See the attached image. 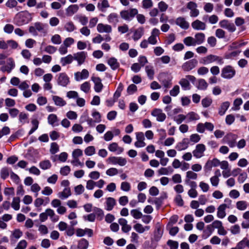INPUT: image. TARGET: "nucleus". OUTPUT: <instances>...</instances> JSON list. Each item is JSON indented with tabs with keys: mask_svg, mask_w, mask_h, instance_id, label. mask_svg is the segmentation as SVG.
Listing matches in <instances>:
<instances>
[{
	"mask_svg": "<svg viewBox=\"0 0 249 249\" xmlns=\"http://www.w3.org/2000/svg\"><path fill=\"white\" fill-rule=\"evenodd\" d=\"M32 19V16L28 11L21 12L16 15L14 22L18 26L27 24Z\"/></svg>",
	"mask_w": 249,
	"mask_h": 249,
	"instance_id": "f257e3e1",
	"label": "nucleus"
},
{
	"mask_svg": "<svg viewBox=\"0 0 249 249\" xmlns=\"http://www.w3.org/2000/svg\"><path fill=\"white\" fill-rule=\"evenodd\" d=\"M225 203L220 205L217 208V216L219 218H223L226 215V209H230L231 207V200L226 198L224 199Z\"/></svg>",
	"mask_w": 249,
	"mask_h": 249,
	"instance_id": "f03ea898",
	"label": "nucleus"
},
{
	"mask_svg": "<svg viewBox=\"0 0 249 249\" xmlns=\"http://www.w3.org/2000/svg\"><path fill=\"white\" fill-rule=\"evenodd\" d=\"M159 80L165 88L169 89L172 85L173 76L171 73L162 72L159 74Z\"/></svg>",
	"mask_w": 249,
	"mask_h": 249,
	"instance_id": "7ed1b4c3",
	"label": "nucleus"
},
{
	"mask_svg": "<svg viewBox=\"0 0 249 249\" xmlns=\"http://www.w3.org/2000/svg\"><path fill=\"white\" fill-rule=\"evenodd\" d=\"M235 73L236 71L233 67L228 65L222 69L221 76L224 79H230L235 76Z\"/></svg>",
	"mask_w": 249,
	"mask_h": 249,
	"instance_id": "20e7f679",
	"label": "nucleus"
},
{
	"mask_svg": "<svg viewBox=\"0 0 249 249\" xmlns=\"http://www.w3.org/2000/svg\"><path fill=\"white\" fill-rule=\"evenodd\" d=\"M138 13V11L136 8H131L129 10H123L120 12L121 17L127 21H131Z\"/></svg>",
	"mask_w": 249,
	"mask_h": 249,
	"instance_id": "39448f33",
	"label": "nucleus"
},
{
	"mask_svg": "<svg viewBox=\"0 0 249 249\" xmlns=\"http://www.w3.org/2000/svg\"><path fill=\"white\" fill-rule=\"evenodd\" d=\"M206 150V146L202 143H199L196 145L192 154L196 159H200L204 156V153Z\"/></svg>",
	"mask_w": 249,
	"mask_h": 249,
	"instance_id": "423d86ee",
	"label": "nucleus"
},
{
	"mask_svg": "<svg viewBox=\"0 0 249 249\" xmlns=\"http://www.w3.org/2000/svg\"><path fill=\"white\" fill-rule=\"evenodd\" d=\"M37 31L44 34L46 33L44 25L39 22H36L33 26H30L29 28V32L34 36H37Z\"/></svg>",
	"mask_w": 249,
	"mask_h": 249,
	"instance_id": "0eeeda50",
	"label": "nucleus"
},
{
	"mask_svg": "<svg viewBox=\"0 0 249 249\" xmlns=\"http://www.w3.org/2000/svg\"><path fill=\"white\" fill-rule=\"evenodd\" d=\"M202 63L207 65L213 62H216L217 64L222 65L224 62L223 59L217 55L210 54L204 57L202 59Z\"/></svg>",
	"mask_w": 249,
	"mask_h": 249,
	"instance_id": "6e6552de",
	"label": "nucleus"
},
{
	"mask_svg": "<svg viewBox=\"0 0 249 249\" xmlns=\"http://www.w3.org/2000/svg\"><path fill=\"white\" fill-rule=\"evenodd\" d=\"M107 161L113 165H119L121 166H124L127 160L126 159L122 157H110L107 159Z\"/></svg>",
	"mask_w": 249,
	"mask_h": 249,
	"instance_id": "1a4fd4ad",
	"label": "nucleus"
},
{
	"mask_svg": "<svg viewBox=\"0 0 249 249\" xmlns=\"http://www.w3.org/2000/svg\"><path fill=\"white\" fill-rule=\"evenodd\" d=\"M57 83L58 85L66 87L70 83V78L66 73L64 72L60 73L58 75Z\"/></svg>",
	"mask_w": 249,
	"mask_h": 249,
	"instance_id": "9d476101",
	"label": "nucleus"
},
{
	"mask_svg": "<svg viewBox=\"0 0 249 249\" xmlns=\"http://www.w3.org/2000/svg\"><path fill=\"white\" fill-rule=\"evenodd\" d=\"M151 115L156 118L158 122H162L165 121L166 118V114L160 108L154 109L151 113Z\"/></svg>",
	"mask_w": 249,
	"mask_h": 249,
	"instance_id": "9b49d317",
	"label": "nucleus"
},
{
	"mask_svg": "<svg viewBox=\"0 0 249 249\" xmlns=\"http://www.w3.org/2000/svg\"><path fill=\"white\" fill-rule=\"evenodd\" d=\"M136 138L137 141L134 143L135 147L141 148L143 147L146 145V143L144 141L145 138L143 132H139L136 133Z\"/></svg>",
	"mask_w": 249,
	"mask_h": 249,
	"instance_id": "f8f14e48",
	"label": "nucleus"
},
{
	"mask_svg": "<svg viewBox=\"0 0 249 249\" xmlns=\"http://www.w3.org/2000/svg\"><path fill=\"white\" fill-rule=\"evenodd\" d=\"M187 8L190 10L191 17H196L199 14V11L197 9V4L193 1H190L187 3Z\"/></svg>",
	"mask_w": 249,
	"mask_h": 249,
	"instance_id": "ddd939ff",
	"label": "nucleus"
},
{
	"mask_svg": "<svg viewBox=\"0 0 249 249\" xmlns=\"http://www.w3.org/2000/svg\"><path fill=\"white\" fill-rule=\"evenodd\" d=\"M160 33V30L158 29L154 28L151 32V36L147 39L149 43L152 45L156 44L158 42L157 39L159 38Z\"/></svg>",
	"mask_w": 249,
	"mask_h": 249,
	"instance_id": "4468645a",
	"label": "nucleus"
},
{
	"mask_svg": "<svg viewBox=\"0 0 249 249\" xmlns=\"http://www.w3.org/2000/svg\"><path fill=\"white\" fill-rule=\"evenodd\" d=\"M219 24L221 28H225L229 32H233L236 30V27L234 24L229 22L228 20H222L219 22Z\"/></svg>",
	"mask_w": 249,
	"mask_h": 249,
	"instance_id": "2eb2a0df",
	"label": "nucleus"
},
{
	"mask_svg": "<svg viewBox=\"0 0 249 249\" xmlns=\"http://www.w3.org/2000/svg\"><path fill=\"white\" fill-rule=\"evenodd\" d=\"M87 56V52L84 51L79 52L73 54V60H75L77 61L78 65H81L85 62Z\"/></svg>",
	"mask_w": 249,
	"mask_h": 249,
	"instance_id": "dca6fc26",
	"label": "nucleus"
},
{
	"mask_svg": "<svg viewBox=\"0 0 249 249\" xmlns=\"http://www.w3.org/2000/svg\"><path fill=\"white\" fill-rule=\"evenodd\" d=\"M97 31L100 33L110 34L112 32V29L111 25L104 24L99 23L97 26Z\"/></svg>",
	"mask_w": 249,
	"mask_h": 249,
	"instance_id": "f3484780",
	"label": "nucleus"
},
{
	"mask_svg": "<svg viewBox=\"0 0 249 249\" xmlns=\"http://www.w3.org/2000/svg\"><path fill=\"white\" fill-rule=\"evenodd\" d=\"M189 146V140L188 138H183L180 142L176 145L175 148L178 151L186 150Z\"/></svg>",
	"mask_w": 249,
	"mask_h": 249,
	"instance_id": "a211bd4d",
	"label": "nucleus"
},
{
	"mask_svg": "<svg viewBox=\"0 0 249 249\" xmlns=\"http://www.w3.org/2000/svg\"><path fill=\"white\" fill-rule=\"evenodd\" d=\"M89 76V72L86 69H83L80 72L74 73V79L76 81H80L82 80L87 79Z\"/></svg>",
	"mask_w": 249,
	"mask_h": 249,
	"instance_id": "6ab92c4d",
	"label": "nucleus"
},
{
	"mask_svg": "<svg viewBox=\"0 0 249 249\" xmlns=\"http://www.w3.org/2000/svg\"><path fill=\"white\" fill-rule=\"evenodd\" d=\"M91 80L94 84V89L96 92H100L103 88V85L102 83V80L99 77H92Z\"/></svg>",
	"mask_w": 249,
	"mask_h": 249,
	"instance_id": "aec40b11",
	"label": "nucleus"
},
{
	"mask_svg": "<svg viewBox=\"0 0 249 249\" xmlns=\"http://www.w3.org/2000/svg\"><path fill=\"white\" fill-rule=\"evenodd\" d=\"M116 204V201L115 198L111 197H107L105 202V209L107 211H111Z\"/></svg>",
	"mask_w": 249,
	"mask_h": 249,
	"instance_id": "412c9836",
	"label": "nucleus"
},
{
	"mask_svg": "<svg viewBox=\"0 0 249 249\" xmlns=\"http://www.w3.org/2000/svg\"><path fill=\"white\" fill-rule=\"evenodd\" d=\"M197 64V61L195 59H193L184 63L182 66V69L184 71H189L194 69Z\"/></svg>",
	"mask_w": 249,
	"mask_h": 249,
	"instance_id": "4be33fe9",
	"label": "nucleus"
},
{
	"mask_svg": "<svg viewBox=\"0 0 249 249\" xmlns=\"http://www.w3.org/2000/svg\"><path fill=\"white\" fill-rule=\"evenodd\" d=\"M175 23L176 25L184 30L188 29L189 27V22L182 17L178 18L176 19Z\"/></svg>",
	"mask_w": 249,
	"mask_h": 249,
	"instance_id": "5701e85b",
	"label": "nucleus"
},
{
	"mask_svg": "<svg viewBox=\"0 0 249 249\" xmlns=\"http://www.w3.org/2000/svg\"><path fill=\"white\" fill-rule=\"evenodd\" d=\"M108 150L112 152H116L117 154H121L124 151V148L118 146L116 142H112L108 146Z\"/></svg>",
	"mask_w": 249,
	"mask_h": 249,
	"instance_id": "b1692460",
	"label": "nucleus"
},
{
	"mask_svg": "<svg viewBox=\"0 0 249 249\" xmlns=\"http://www.w3.org/2000/svg\"><path fill=\"white\" fill-rule=\"evenodd\" d=\"M192 27L195 30H204L206 29V24L204 22L196 19L192 23Z\"/></svg>",
	"mask_w": 249,
	"mask_h": 249,
	"instance_id": "393cba45",
	"label": "nucleus"
},
{
	"mask_svg": "<svg viewBox=\"0 0 249 249\" xmlns=\"http://www.w3.org/2000/svg\"><path fill=\"white\" fill-rule=\"evenodd\" d=\"M71 195V189L69 187H66L63 189L62 192L57 194V196L62 200H64L68 198Z\"/></svg>",
	"mask_w": 249,
	"mask_h": 249,
	"instance_id": "a878e982",
	"label": "nucleus"
},
{
	"mask_svg": "<svg viewBox=\"0 0 249 249\" xmlns=\"http://www.w3.org/2000/svg\"><path fill=\"white\" fill-rule=\"evenodd\" d=\"M78 10L79 6L78 5H71L66 9V14L68 17H71L75 14Z\"/></svg>",
	"mask_w": 249,
	"mask_h": 249,
	"instance_id": "bb28decb",
	"label": "nucleus"
},
{
	"mask_svg": "<svg viewBox=\"0 0 249 249\" xmlns=\"http://www.w3.org/2000/svg\"><path fill=\"white\" fill-rule=\"evenodd\" d=\"M134 229L139 233H142L145 231H148L150 229V226H143L140 223H137L133 226Z\"/></svg>",
	"mask_w": 249,
	"mask_h": 249,
	"instance_id": "cd10ccee",
	"label": "nucleus"
},
{
	"mask_svg": "<svg viewBox=\"0 0 249 249\" xmlns=\"http://www.w3.org/2000/svg\"><path fill=\"white\" fill-rule=\"evenodd\" d=\"M194 38L196 45H200L204 42L205 36L203 33H198L195 35Z\"/></svg>",
	"mask_w": 249,
	"mask_h": 249,
	"instance_id": "c85d7f7f",
	"label": "nucleus"
},
{
	"mask_svg": "<svg viewBox=\"0 0 249 249\" xmlns=\"http://www.w3.org/2000/svg\"><path fill=\"white\" fill-rule=\"evenodd\" d=\"M144 34V29L142 27L137 29L134 32L132 38L135 41L140 39Z\"/></svg>",
	"mask_w": 249,
	"mask_h": 249,
	"instance_id": "c756f323",
	"label": "nucleus"
},
{
	"mask_svg": "<svg viewBox=\"0 0 249 249\" xmlns=\"http://www.w3.org/2000/svg\"><path fill=\"white\" fill-rule=\"evenodd\" d=\"M52 99L56 106L63 107L66 105V102L62 98L58 96H53Z\"/></svg>",
	"mask_w": 249,
	"mask_h": 249,
	"instance_id": "7c9ffc66",
	"label": "nucleus"
},
{
	"mask_svg": "<svg viewBox=\"0 0 249 249\" xmlns=\"http://www.w3.org/2000/svg\"><path fill=\"white\" fill-rule=\"evenodd\" d=\"M8 60L9 62L8 63L7 65L1 67V71L3 72L7 71L10 73L12 70L14 69L15 65L13 59L9 58Z\"/></svg>",
	"mask_w": 249,
	"mask_h": 249,
	"instance_id": "2f4dec72",
	"label": "nucleus"
},
{
	"mask_svg": "<svg viewBox=\"0 0 249 249\" xmlns=\"http://www.w3.org/2000/svg\"><path fill=\"white\" fill-rule=\"evenodd\" d=\"M230 105V103L228 101L222 103L220 107L219 108L218 114L220 116L224 115L226 113V111L227 110V109H228V108L229 107Z\"/></svg>",
	"mask_w": 249,
	"mask_h": 249,
	"instance_id": "473e14b6",
	"label": "nucleus"
},
{
	"mask_svg": "<svg viewBox=\"0 0 249 249\" xmlns=\"http://www.w3.org/2000/svg\"><path fill=\"white\" fill-rule=\"evenodd\" d=\"M197 178V174L193 171H188L186 173V178L185 180V183H189L190 179H196Z\"/></svg>",
	"mask_w": 249,
	"mask_h": 249,
	"instance_id": "72a5a7b5",
	"label": "nucleus"
},
{
	"mask_svg": "<svg viewBox=\"0 0 249 249\" xmlns=\"http://www.w3.org/2000/svg\"><path fill=\"white\" fill-rule=\"evenodd\" d=\"M47 119L48 123L53 126H57L58 125L57 124L58 118L55 114H50L48 116Z\"/></svg>",
	"mask_w": 249,
	"mask_h": 249,
	"instance_id": "f704fd0d",
	"label": "nucleus"
},
{
	"mask_svg": "<svg viewBox=\"0 0 249 249\" xmlns=\"http://www.w3.org/2000/svg\"><path fill=\"white\" fill-rule=\"evenodd\" d=\"M11 172V170L10 168L6 167H2L0 171V178L5 180L9 177Z\"/></svg>",
	"mask_w": 249,
	"mask_h": 249,
	"instance_id": "c9c22d12",
	"label": "nucleus"
},
{
	"mask_svg": "<svg viewBox=\"0 0 249 249\" xmlns=\"http://www.w3.org/2000/svg\"><path fill=\"white\" fill-rule=\"evenodd\" d=\"M108 64L110 66L111 68L113 70H116L119 67L120 64L118 62L117 59L114 57H111L108 60Z\"/></svg>",
	"mask_w": 249,
	"mask_h": 249,
	"instance_id": "e433bc0d",
	"label": "nucleus"
},
{
	"mask_svg": "<svg viewBox=\"0 0 249 249\" xmlns=\"http://www.w3.org/2000/svg\"><path fill=\"white\" fill-rule=\"evenodd\" d=\"M109 7V4L107 0H102L97 4V8L102 12H105V9Z\"/></svg>",
	"mask_w": 249,
	"mask_h": 249,
	"instance_id": "4c0bfd02",
	"label": "nucleus"
},
{
	"mask_svg": "<svg viewBox=\"0 0 249 249\" xmlns=\"http://www.w3.org/2000/svg\"><path fill=\"white\" fill-rule=\"evenodd\" d=\"M64 29L68 32H72L76 28L73 22L71 21H69L67 22L64 26Z\"/></svg>",
	"mask_w": 249,
	"mask_h": 249,
	"instance_id": "58836bf2",
	"label": "nucleus"
},
{
	"mask_svg": "<svg viewBox=\"0 0 249 249\" xmlns=\"http://www.w3.org/2000/svg\"><path fill=\"white\" fill-rule=\"evenodd\" d=\"M107 19L109 23L116 24L119 21V16L117 14L112 13L108 16Z\"/></svg>",
	"mask_w": 249,
	"mask_h": 249,
	"instance_id": "ea45409f",
	"label": "nucleus"
},
{
	"mask_svg": "<svg viewBox=\"0 0 249 249\" xmlns=\"http://www.w3.org/2000/svg\"><path fill=\"white\" fill-rule=\"evenodd\" d=\"M186 116L187 118V122H190L199 119V115L197 113L193 111L188 113Z\"/></svg>",
	"mask_w": 249,
	"mask_h": 249,
	"instance_id": "a19ab883",
	"label": "nucleus"
},
{
	"mask_svg": "<svg viewBox=\"0 0 249 249\" xmlns=\"http://www.w3.org/2000/svg\"><path fill=\"white\" fill-rule=\"evenodd\" d=\"M182 89L184 90H189L191 89V86L188 79L182 78L179 82Z\"/></svg>",
	"mask_w": 249,
	"mask_h": 249,
	"instance_id": "79ce46f5",
	"label": "nucleus"
},
{
	"mask_svg": "<svg viewBox=\"0 0 249 249\" xmlns=\"http://www.w3.org/2000/svg\"><path fill=\"white\" fill-rule=\"evenodd\" d=\"M246 247L249 248V239L245 237L237 243V247L238 249H244Z\"/></svg>",
	"mask_w": 249,
	"mask_h": 249,
	"instance_id": "37998d69",
	"label": "nucleus"
},
{
	"mask_svg": "<svg viewBox=\"0 0 249 249\" xmlns=\"http://www.w3.org/2000/svg\"><path fill=\"white\" fill-rule=\"evenodd\" d=\"M73 60V55L69 54L65 57H62L60 59V62L62 66H65L67 64H71Z\"/></svg>",
	"mask_w": 249,
	"mask_h": 249,
	"instance_id": "c03bdc74",
	"label": "nucleus"
},
{
	"mask_svg": "<svg viewBox=\"0 0 249 249\" xmlns=\"http://www.w3.org/2000/svg\"><path fill=\"white\" fill-rule=\"evenodd\" d=\"M22 232L19 229H15L12 232L10 236L11 240L12 241L14 239H15L17 240L22 236Z\"/></svg>",
	"mask_w": 249,
	"mask_h": 249,
	"instance_id": "a18cd8bd",
	"label": "nucleus"
},
{
	"mask_svg": "<svg viewBox=\"0 0 249 249\" xmlns=\"http://www.w3.org/2000/svg\"><path fill=\"white\" fill-rule=\"evenodd\" d=\"M39 166L42 170H46L51 167L52 164L49 160H44L39 162Z\"/></svg>",
	"mask_w": 249,
	"mask_h": 249,
	"instance_id": "49530a36",
	"label": "nucleus"
},
{
	"mask_svg": "<svg viewBox=\"0 0 249 249\" xmlns=\"http://www.w3.org/2000/svg\"><path fill=\"white\" fill-rule=\"evenodd\" d=\"M183 42L187 46H195L196 45L194 38L192 36L185 37Z\"/></svg>",
	"mask_w": 249,
	"mask_h": 249,
	"instance_id": "de8ad7c7",
	"label": "nucleus"
},
{
	"mask_svg": "<svg viewBox=\"0 0 249 249\" xmlns=\"http://www.w3.org/2000/svg\"><path fill=\"white\" fill-rule=\"evenodd\" d=\"M74 18L84 26L88 23L89 20L88 17L81 15H76Z\"/></svg>",
	"mask_w": 249,
	"mask_h": 249,
	"instance_id": "09e8293b",
	"label": "nucleus"
},
{
	"mask_svg": "<svg viewBox=\"0 0 249 249\" xmlns=\"http://www.w3.org/2000/svg\"><path fill=\"white\" fill-rule=\"evenodd\" d=\"M173 172V170L171 167L167 168H161L158 170V173L160 175H168Z\"/></svg>",
	"mask_w": 249,
	"mask_h": 249,
	"instance_id": "8fccbe9b",
	"label": "nucleus"
},
{
	"mask_svg": "<svg viewBox=\"0 0 249 249\" xmlns=\"http://www.w3.org/2000/svg\"><path fill=\"white\" fill-rule=\"evenodd\" d=\"M91 85L88 81L85 82L80 85V89L85 93H89L90 90Z\"/></svg>",
	"mask_w": 249,
	"mask_h": 249,
	"instance_id": "3c124183",
	"label": "nucleus"
},
{
	"mask_svg": "<svg viewBox=\"0 0 249 249\" xmlns=\"http://www.w3.org/2000/svg\"><path fill=\"white\" fill-rule=\"evenodd\" d=\"M145 69L148 78L151 80L153 79L155 74L153 67L151 66L148 65L145 67Z\"/></svg>",
	"mask_w": 249,
	"mask_h": 249,
	"instance_id": "603ef678",
	"label": "nucleus"
},
{
	"mask_svg": "<svg viewBox=\"0 0 249 249\" xmlns=\"http://www.w3.org/2000/svg\"><path fill=\"white\" fill-rule=\"evenodd\" d=\"M247 206V202L244 200L237 201L236 203V208L240 211L245 210Z\"/></svg>",
	"mask_w": 249,
	"mask_h": 249,
	"instance_id": "864d4df0",
	"label": "nucleus"
},
{
	"mask_svg": "<svg viewBox=\"0 0 249 249\" xmlns=\"http://www.w3.org/2000/svg\"><path fill=\"white\" fill-rule=\"evenodd\" d=\"M48 211L49 216L50 217L52 221H53V222H55L59 220V216H58L55 213L53 210L51 209L49 210Z\"/></svg>",
	"mask_w": 249,
	"mask_h": 249,
	"instance_id": "5fc2aeb1",
	"label": "nucleus"
},
{
	"mask_svg": "<svg viewBox=\"0 0 249 249\" xmlns=\"http://www.w3.org/2000/svg\"><path fill=\"white\" fill-rule=\"evenodd\" d=\"M20 198L18 197H14L11 204L12 207L16 211L18 210L20 208Z\"/></svg>",
	"mask_w": 249,
	"mask_h": 249,
	"instance_id": "6e6d98bb",
	"label": "nucleus"
},
{
	"mask_svg": "<svg viewBox=\"0 0 249 249\" xmlns=\"http://www.w3.org/2000/svg\"><path fill=\"white\" fill-rule=\"evenodd\" d=\"M89 246L88 241L84 239H81L78 242V248L79 249H87Z\"/></svg>",
	"mask_w": 249,
	"mask_h": 249,
	"instance_id": "4d7b16f0",
	"label": "nucleus"
},
{
	"mask_svg": "<svg viewBox=\"0 0 249 249\" xmlns=\"http://www.w3.org/2000/svg\"><path fill=\"white\" fill-rule=\"evenodd\" d=\"M197 87L199 89L205 90L208 87V84L204 79H201L198 80Z\"/></svg>",
	"mask_w": 249,
	"mask_h": 249,
	"instance_id": "13d9d810",
	"label": "nucleus"
},
{
	"mask_svg": "<svg viewBox=\"0 0 249 249\" xmlns=\"http://www.w3.org/2000/svg\"><path fill=\"white\" fill-rule=\"evenodd\" d=\"M130 214L136 219H140L142 216V213L138 209L131 210Z\"/></svg>",
	"mask_w": 249,
	"mask_h": 249,
	"instance_id": "bf43d9fd",
	"label": "nucleus"
},
{
	"mask_svg": "<svg viewBox=\"0 0 249 249\" xmlns=\"http://www.w3.org/2000/svg\"><path fill=\"white\" fill-rule=\"evenodd\" d=\"M200 139V137L198 134L196 133L193 134L190 136L189 142H191L193 144L199 142Z\"/></svg>",
	"mask_w": 249,
	"mask_h": 249,
	"instance_id": "052dcab7",
	"label": "nucleus"
},
{
	"mask_svg": "<svg viewBox=\"0 0 249 249\" xmlns=\"http://www.w3.org/2000/svg\"><path fill=\"white\" fill-rule=\"evenodd\" d=\"M91 116L93 118L95 123H99L101 121V116L99 112L95 110H93L92 111Z\"/></svg>",
	"mask_w": 249,
	"mask_h": 249,
	"instance_id": "680f3d73",
	"label": "nucleus"
},
{
	"mask_svg": "<svg viewBox=\"0 0 249 249\" xmlns=\"http://www.w3.org/2000/svg\"><path fill=\"white\" fill-rule=\"evenodd\" d=\"M84 152L87 156H92L95 153V148L93 146H89L85 149Z\"/></svg>",
	"mask_w": 249,
	"mask_h": 249,
	"instance_id": "e2e57ef3",
	"label": "nucleus"
},
{
	"mask_svg": "<svg viewBox=\"0 0 249 249\" xmlns=\"http://www.w3.org/2000/svg\"><path fill=\"white\" fill-rule=\"evenodd\" d=\"M243 103L241 98H237L233 102V107L232 109L233 110H238L240 109V106Z\"/></svg>",
	"mask_w": 249,
	"mask_h": 249,
	"instance_id": "0e129e2a",
	"label": "nucleus"
},
{
	"mask_svg": "<svg viewBox=\"0 0 249 249\" xmlns=\"http://www.w3.org/2000/svg\"><path fill=\"white\" fill-rule=\"evenodd\" d=\"M28 114L24 113L21 112L19 115V121L22 124H24L28 123Z\"/></svg>",
	"mask_w": 249,
	"mask_h": 249,
	"instance_id": "69168bd1",
	"label": "nucleus"
},
{
	"mask_svg": "<svg viewBox=\"0 0 249 249\" xmlns=\"http://www.w3.org/2000/svg\"><path fill=\"white\" fill-rule=\"evenodd\" d=\"M180 89L178 85H175L173 89L170 90V95L173 97L177 96L179 93Z\"/></svg>",
	"mask_w": 249,
	"mask_h": 249,
	"instance_id": "338daca9",
	"label": "nucleus"
},
{
	"mask_svg": "<svg viewBox=\"0 0 249 249\" xmlns=\"http://www.w3.org/2000/svg\"><path fill=\"white\" fill-rule=\"evenodd\" d=\"M186 119V115L183 114H179L174 117V121L178 124H180Z\"/></svg>",
	"mask_w": 249,
	"mask_h": 249,
	"instance_id": "774afa93",
	"label": "nucleus"
}]
</instances>
